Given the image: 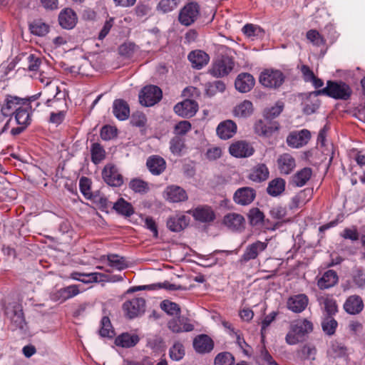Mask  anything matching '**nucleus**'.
<instances>
[{"label": "nucleus", "mask_w": 365, "mask_h": 365, "mask_svg": "<svg viewBox=\"0 0 365 365\" xmlns=\"http://www.w3.org/2000/svg\"><path fill=\"white\" fill-rule=\"evenodd\" d=\"M193 346L197 352L203 354L212 351L214 344L208 336L202 334L194 339Z\"/></svg>", "instance_id": "29"}, {"label": "nucleus", "mask_w": 365, "mask_h": 365, "mask_svg": "<svg viewBox=\"0 0 365 365\" xmlns=\"http://www.w3.org/2000/svg\"><path fill=\"white\" fill-rule=\"evenodd\" d=\"M308 302V297L304 294H300L290 297L287 300V306L290 311L300 313L305 309Z\"/></svg>", "instance_id": "21"}, {"label": "nucleus", "mask_w": 365, "mask_h": 365, "mask_svg": "<svg viewBox=\"0 0 365 365\" xmlns=\"http://www.w3.org/2000/svg\"><path fill=\"white\" fill-rule=\"evenodd\" d=\"M198 110L197 103L190 99H186L182 102L177 103L174 107L175 113L179 116L184 118H190L195 115Z\"/></svg>", "instance_id": "14"}, {"label": "nucleus", "mask_w": 365, "mask_h": 365, "mask_svg": "<svg viewBox=\"0 0 365 365\" xmlns=\"http://www.w3.org/2000/svg\"><path fill=\"white\" fill-rule=\"evenodd\" d=\"M113 113L118 120H126L130 115L129 106L123 100H115L113 104Z\"/></svg>", "instance_id": "34"}, {"label": "nucleus", "mask_w": 365, "mask_h": 365, "mask_svg": "<svg viewBox=\"0 0 365 365\" xmlns=\"http://www.w3.org/2000/svg\"><path fill=\"white\" fill-rule=\"evenodd\" d=\"M234 62L228 56H222L215 61L210 70V73L215 77H222L227 75L233 68Z\"/></svg>", "instance_id": "9"}, {"label": "nucleus", "mask_w": 365, "mask_h": 365, "mask_svg": "<svg viewBox=\"0 0 365 365\" xmlns=\"http://www.w3.org/2000/svg\"><path fill=\"white\" fill-rule=\"evenodd\" d=\"M58 21L63 29H71L76 26L78 18L73 10L66 8L59 14Z\"/></svg>", "instance_id": "24"}, {"label": "nucleus", "mask_w": 365, "mask_h": 365, "mask_svg": "<svg viewBox=\"0 0 365 365\" xmlns=\"http://www.w3.org/2000/svg\"><path fill=\"white\" fill-rule=\"evenodd\" d=\"M145 300L143 297H135L125 302L123 309L129 319H133L143 314L145 312Z\"/></svg>", "instance_id": "7"}, {"label": "nucleus", "mask_w": 365, "mask_h": 365, "mask_svg": "<svg viewBox=\"0 0 365 365\" xmlns=\"http://www.w3.org/2000/svg\"><path fill=\"white\" fill-rule=\"evenodd\" d=\"M237 126L232 120H226L219 123L216 132L217 136L222 140H228L237 133Z\"/></svg>", "instance_id": "19"}, {"label": "nucleus", "mask_w": 365, "mask_h": 365, "mask_svg": "<svg viewBox=\"0 0 365 365\" xmlns=\"http://www.w3.org/2000/svg\"><path fill=\"white\" fill-rule=\"evenodd\" d=\"M107 259L110 267L118 269L123 270L127 267V264L125 259L118 255H108L101 257V261Z\"/></svg>", "instance_id": "42"}, {"label": "nucleus", "mask_w": 365, "mask_h": 365, "mask_svg": "<svg viewBox=\"0 0 365 365\" xmlns=\"http://www.w3.org/2000/svg\"><path fill=\"white\" fill-rule=\"evenodd\" d=\"M278 168L282 174L288 175L296 167L294 158L288 153H284L277 159Z\"/></svg>", "instance_id": "26"}, {"label": "nucleus", "mask_w": 365, "mask_h": 365, "mask_svg": "<svg viewBox=\"0 0 365 365\" xmlns=\"http://www.w3.org/2000/svg\"><path fill=\"white\" fill-rule=\"evenodd\" d=\"M1 185H4L3 188L1 189V201L4 200L6 202H11L15 200L17 197L16 191L10 187V185L8 182L4 183L1 181Z\"/></svg>", "instance_id": "52"}, {"label": "nucleus", "mask_w": 365, "mask_h": 365, "mask_svg": "<svg viewBox=\"0 0 365 365\" xmlns=\"http://www.w3.org/2000/svg\"><path fill=\"white\" fill-rule=\"evenodd\" d=\"M160 308L171 316H177L180 312V309L178 304L169 300H163L160 303Z\"/></svg>", "instance_id": "53"}, {"label": "nucleus", "mask_w": 365, "mask_h": 365, "mask_svg": "<svg viewBox=\"0 0 365 365\" xmlns=\"http://www.w3.org/2000/svg\"><path fill=\"white\" fill-rule=\"evenodd\" d=\"M146 165L150 172L155 175L162 173L166 168L165 160L158 155L150 156L147 160Z\"/></svg>", "instance_id": "31"}, {"label": "nucleus", "mask_w": 365, "mask_h": 365, "mask_svg": "<svg viewBox=\"0 0 365 365\" xmlns=\"http://www.w3.org/2000/svg\"><path fill=\"white\" fill-rule=\"evenodd\" d=\"M105 158V150L98 144L94 143L91 148V159L95 164L99 163Z\"/></svg>", "instance_id": "57"}, {"label": "nucleus", "mask_w": 365, "mask_h": 365, "mask_svg": "<svg viewBox=\"0 0 365 365\" xmlns=\"http://www.w3.org/2000/svg\"><path fill=\"white\" fill-rule=\"evenodd\" d=\"M138 341L139 338L137 335L124 333L116 337L115 343L118 346L130 348L135 346Z\"/></svg>", "instance_id": "41"}, {"label": "nucleus", "mask_w": 365, "mask_h": 365, "mask_svg": "<svg viewBox=\"0 0 365 365\" xmlns=\"http://www.w3.org/2000/svg\"><path fill=\"white\" fill-rule=\"evenodd\" d=\"M223 224L230 230H240L245 224V218L237 213H229L223 218Z\"/></svg>", "instance_id": "30"}, {"label": "nucleus", "mask_w": 365, "mask_h": 365, "mask_svg": "<svg viewBox=\"0 0 365 365\" xmlns=\"http://www.w3.org/2000/svg\"><path fill=\"white\" fill-rule=\"evenodd\" d=\"M178 4L177 0H160L158 5V10L163 13H168L176 9Z\"/></svg>", "instance_id": "61"}, {"label": "nucleus", "mask_w": 365, "mask_h": 365, "mask_svg": "<svg viewBox=\"0 0 365 365\" xmlns=\"http://www.w3.org/2000/svg\"><path fill=\"white\" fill-rule=\"evenodd\" d=\"M165 199L170 202H180L187 199L186 191L180 186L170 185L164 192Z\"/></svg>", "instance_id": "20"}, {"label": "nucleus", "mask_w": 365, "mask_h": 365, "mask_svg": "<svg viewBox=\"0 0 365 365\" xmlns=\"http://www.w3.org/2000/svg\"><path fill=\"white\" fill-rule=\"evenodd\" d=\"M328 354L334 359L346 361L348 356L347 349L338 341H333L328 349Z\"/></svg>", "instance_id": "39"}, {"label": "nucleus", "mask_w": 365, "mask_h": 365, "mask_svg": "<svg viewBox=\"0 0 365 365\" xmlns=\"http://www.w3.org/2000/svg\"><path fill=\"white\" fill-rule=\"evenodd\" d=\"M229 152L235 158H242L252 155L255 150L250 143L245 140H238L230 145Z\"/></svg>", "instance_id": "12"}, {"label": "nucleus", "mask_w": 365, "mask_h": 365, "mask_svg": "<svg viewBox=\"0 0 365 365\" xmlns=\"http://www.w3.org/2000/svg\"><path fill=\"white\" fill-rule=\"evenodd\" d=\"M80 292V286L73 284L52 292L50 294V298L53 302L62 303L78 295Z\"/></svg>", "instance_id": "11"}, {"label": "nucleus", "mask_w": 365, "mask_h": 365, "mask_svg": "<svg viewBox=\"0 0 365 365\" xmlns=\"http://www.w3.org/2000/svg\"><path fill=\"white\" fill-rule=\"evenodd\" d=\"M283 108V103L277 102L275 106L264 110V116L267 119L274 118L282 113Z\"/></svg>", "instance_id": "59"}, {"label": "nucleus", "mask_w": 365, "mask_h": 365, "mask_svg": "<svg viewBox=\"0 0 365 365\" xmlns=\"http://www.w3.org/2000/svg\"><path fill=\"white\" fill-rule=\"evenodd\" d=\"M242 31L249 38H262L264 34V31L261 27L251 24L245 25Z\"/></svg>", "instance_id": "49"}, {"label": "nucleus", "mask_w": 365, "mask_h": 365, "mask_svg": "<svg viewBox=\"0 0 365 365\" xmlns=\"http://www.w3.org/2000/svg\"><path fill=\"white\" fill-rule=\"evenodd\" d=\"M170 356L174 361H180L185 356V349L182 344L177 342L170 349Z\"/></svg>", "instance_id": "56"}, {"label": "nucleus", "mask_w": 365, "mask_h": 365, "mask_svg": "<svg viewBox=\"0 0 365 365\" xmlns=\"http://www.w3.org/2000/svg\"><path fill=\"white\" fill-rule=\"evenodd\" d=\"M234 356L230 352H221L215 359V365H233Z\"/></svg>", "instance_id": "55"}, {"label": "nucleus", "mask_w": 365, "mask_h": 365, "mask_svg": "<svg viewBox=\"0 0 365 365\" xmlns=\"http://www.w3.org/2000/svg\"><path fill=\"white\" fill-rule=\"evenodd\" d=\"M250 224L253 226L258 225L263 222L264 215L258 208H252L248 214Z\"/></svg>", "instance_id": "60"}, {"label": "nucleus", "mask_w": 365, "mask_h": 365, "mask_svg": "<svg viewBox=\"0 0 365 365\" xmlns=\"http://www.w3.org/2000/svg\"><path fill=\"white\" fill-rule=\"evenodd\" d=\"M313 329V324L306 319H298L291 322L289 330L286 335V342L294 345L302 341L306 334Z\"/></svg>", "instance_id": "1"}, {"label": "nucleus", "mask_w": 365, "mask_h": 365, "mask_svg": "<svg viewBox=\"0 0 365 365\" xmlns=\"http://www.w3.org/2000/svg\"><path fill=\"white\" fill-rule=\"evenodd\" d=\"M101 336L112 337L113 335V329L108 317H104L101 319V327L99 331Z\"/></svg>", "instance_id": "58"}, {"label": "nucleus", "mask_w": 365, "mask_h": 365, "mask_svg": "<svg viewBox=\"0 0 365 365\" xmlns=\"http://www.w3.org/2000/svg\"><path fill=\"white\" fill-rule=\"evenodd\" d=\"M31 106L29 104L21 106L15 112V122L20 125L12 128L11 133L13 135L21 133L31 122Z\"/></svg>", "instance_id": "5"}, {"label": "nucleus", "mask_w": 365, "mask_h": 365, "mask_svg": "<svg viewBox=\"0 0 365 365\" xmlns=\"http://www.w3.org/2000/svg\"><path fill=\"white\" fill-rule=\"evenodd\" d=\"M189 222V217L182 213H177L168 219L167 225L171 231L180 232L188 225Z\"/></svg>", "instance_id": "25"}, {"label": "nucleus", "mask_w": 365, "mask_h": 365, "mask_svg": "<svg viewBox=\"0 0 365 365\" xmlns=\"http://www.w3.org/2000/svg\"><path fill=\"white\" fill-rule=\"evenodd\" d=\"M225 90V84L221 81H215L205 85V93L211 97L217 93H222Z\"/></svg>", "instance_id": "47"}, {"label": "nucleus", "mask_w": 365, "mask_h": 365, "mask_svg": "<svg viewBox=\"0 0 365 365\" xmlns=\"http://www.w3.org/2000/svg\"><path fill=\"white\" fill-rule=\"evenodd\" d=\"M285 188V181L282 178H276L269 182L267 191L269 195L276 197L282 194Z\"/></svg>", "instance_id": "43"}, {"label": "nucleus", "mask_w": 365, "mask_h": 365, "mask_svg": "<svg viewBox=\"0 0 365 365\" xmlns=\"http://www.w3.org/2000/svg\"><path fill=\"white\" fill-rule=\"evenodd\" d=\"M137 46L135 44L128 42L122 44L119 47L118 51L121 56L125 57H130L133 54Z\"/></svg>", "instance_id": "63"}, {"label": "nucleus", "mask_w": 365, "mask_h": 365, "mask_svg": "<svg viewBox=\"0 0 365 365\" xmlns=\"http://www.w3.org/2000/svg\"><path fill=\"white\" fill-rule=\"evenodd\" d=\"M312 174V169L309 168H304L298 171L293 177V182L297 187L304 186L310 179Z\"/></svg>", "instance_id": "44"}, {"label": "nucleus", "mask_w": 365, "mask_h": 365, "mask_svg": "<svg viewBox=\"0 0 365 365\" xmlns=\"http://www.w3.org/2000/svg\"><path fill=\"white\" fill-rule=\"evenodd\" d=\"M185 148V140L180 136H175L170 141V150L175 155L180 156Z\"/></svg>", "instance_id": "48"}, {"label": "nucleus", "mask_w": 365, "mask_h": 365, "mask_svg": "<svg viewBox=\"0 0 365 365\" xmlns=\"http://www.w3.org/2000/svg\"><path fill=\"white\" fill-rule=\"evenodd\" d=\"M316 96L326 95L335 99H348L351 93L350 87L343 82L328 81L327 86L315 92Z\"/></svg>", "instance_id": "3"}, {"label": "nucleus", "mask_w": 365, "mask_h": 365, "mask_svg": "<svg viewBox=\"0 0 365 365\" xmlns=\"http://www.w3.org/2000/svg\"><path fill=\"white\" fill-rule=\"evenodd\" d=\"M188 59L192 67L200 69L209 62V56L200 50L193 51L188 55Z\"/></svg>", "instance_id": "33"}, {"label": "nucleus", "mask_w": 365, "mask_h": 365, "mask_svg": "<svg viewBox=\"0 0 365 365\" xmlns=\"http://www.w3.org/2000/svg\"><path fill=\"white\" fill-rule=\"evenodd\" d=\"M364 308L363 300L358 295H351L347 298L344 304V310L350 314H356L362 311Z\"/></svg>", "instance_id": "27"}, {"label": "nucleus", "mask_w": 365, "mask_h": 365, "mask_svg": "<svg viewBox=\"0 0 365 365\" xmlns=\"http://www.w3.org/2000/svg\"><path fill=\"white\" fill-rule=\"evenodd\" d=\"M254 77L248 73H240L235 82V88L240 93L249 92L255 86Z\"/></svg>", "instance_id": "23"}, {"label": "nucleus", "mask_w": 365, "mask_h": 365, "mask_svg": "<svg viewBox=\"0 0 365 365\" xmlns=\"http://www.w3.org/2000/svg\"><path fill=\"white\" fill-rule=\"evenodd\" d=\"M45 93L48 96H52V98H48L46 101V104L48 106H53V104L56 102L65 105L66 93L64 91L60 89L57 82L53 81L51 84L46 86Z\"/></svg>", "instance_id": "13"}, {"label": "nucleus", "mask_w": 365, "mask_h": 365, "mask_svg": "<svg viewBox=\"0 0 365 365\" xmlns=\"http://www.w3.org/2000/svg\"><path fill=\"white\" fill-rule=\"evenodd\" d=\"M102 175L104 181L110 186L119 187L123 183V176L113 164H108L104 167Z\"/></svg>", "instance_id": "10"}, {"label": "nucleus", "mask_w": 365, "mask_h": 365, "mask_svg": "<svg viewBox=\"0 0 365 365\" xmlns=\"http://www.w3.org/2000/svg\"><path fill=\"white\" fill-rule=\"evenodd\" d=\"M255 190L249 187H244L237 189L233 196L235 203L240 205H247L255 198Z\"/></svg>", "instance_id": "18"}, {"label": "nucleus", "mask_w": 365, "mask_h": 365, "mask_svg": "<svg viewBox=\"0 0 365 365\" xmlns=\"http://www.w3.org/2000/svg\"><path fill=\"white\" fill-rule=\"evenodd\" d=\"M268 177L269 170L264 164H259L255 166L249 175V178L257 182L266 180Z\"/></svg>", "instance_id": "37"}, {"label": "nucleus", "mask_w": 365, "mask_h": 365, "mask_svg": "<svg viewBox=\"0 0 365 365\" xmlns=\"http://www.w3.org/2000/svg\"><path fill=\"white\" fill-rule=\"evenodd\" d=\"M162 98V91L156 86L144 87L139 94V101L141 105L149 107L157 103Z\"/></svg>", "instance_id": "6"}, {"label": "nucleus", "mask_w": 365, "mask_h": 365, "mask_svg": "<svg viewBox=\"0 0 365 365\" xmlns=\"http://www.w3.org/2000/svg\"><path fill=\"white\" fill-rule=\"evenodd\" d=\"M267 247V242L256 241L249 245L243 255L241 257V262H247L251 259H255L257 256Z\"/></svg>", "instance_id": "15"}, {"label": "nucleus", "mask_w": 365, "mask_h": 365, "mask_svg": "<svg viewBox=\"0 0 365 365\" xmlns=\"http://www.w3.org/2000/svg\"><path fill=\"white\" fill-rule=\"evenodd\" d=\"M180 285H177L175 284H172L168 281H165L163 282H158V283H154L148 285H143V286H139L137 287L135 290H145V289H150V290H155V289H164L169 291H174V290H178L181 289ZM134 289H129L128 292H133Z\"/></svg>", "instance_id": "36"}, {"label": "nucleus", "mask_w": 365, "mask_h": 365, "mask_svg": "<svg viewBox=\"0 0 365 365\" xmlns=\"http://www.w3.org/2000/svg\"><path fill=\"white\" fill-rule=\"evenodd\" d=\"M338 282V275L334 270L329 269L325 272L319 278L317 285L321 289H326L334 287Z\"/></svg>", "instance_id": "32"}, {"label": "nucleus", "mask_w": 365, "mask_h": 365, "mask_svg": "<svg viewBox=\"0 0 365 365\" xmlns=\"http://www.w3.org/2000/svg\"><path fill=\"white\" fill-rule=\"evenodd\" d=\"M310 139V133L309 130L304 129L300 131L291 133L287 138V144L294 148H299L305 145Z\"/></svg>", "instance_id": "17"}, {"label": "nucleus", "mask_w": 365, "mask_h": 365, "mask_svg": "<svg viewBox=\"0 0 365 365\" xmlns=\"http://www.w3.org/2000/svg\"><path fill=\"white\" fill-rule=\"evenodd\" d=\"M198 14L199 9L197 4L194 3L188 4L180 11L179 21L185 26H190L195 21Z\"/></svg>", "instance_id": "16"}, {"label": "nucleus", "mask_w": 365, "mask_h": 365, "mask_svg": "<svg viewBox=\"0 0 365 365\" xmlns=\"http://www.w3.org/2000/svg\"><path fill=\"white\" fill-rule=\"evenodd\" d=\"M284 81L282 73L277 70H265L259 76L260 83L267 88H277Z\"/></svg>", "instance_id": "8"}, {"label": "nucleus", "mask_w": 365, "mask_h": 365, "mask_svg": "<svg viewBox=\"0 0 365 365\" xmlns=\"http://www.w3.org/2000/svg\"><path fill=\"white\" fill-rule=\"evenodd\" d=\"M113 208L116 212L125 217H130L134 213L133 205L123 198H120L115 202L113 205Z\"/></svg>", "instance_id": "40"}, {"label": "nucleus", "mask_w": 365, "mask_h": 365, "mask_svg": "<svg viewBox=\"0 0 365 365\" xmlns=\"http://www.w3.org/2000/svg\"><path fill=\"white\" fill-rule=\"evenodd\" d=\"M319 302L328 315H333L337 312V305L332 297L322 296L319 298Z\"/></svg>", "instance_id": "45"}, {"label": "nucleus", "mask_w": 365, "mask_h": 365, "mask_svg": "<svg viewBox=\"0 0 365 365\" xmlns=\"http://www.w3.org/2000/svg\"><path fill=\"white\" fill-rule=\"evenodd\" d=\"M26 102V99L16 96L6 95L4 96L1 102V115L9 117V118L1 129V133L9 129V125L13 120V115L21 106L25 105Z\"/></svg>", "instance_id": "2"}, {"label": "nucleus", "mask_w": 365, "mask_h": 365, "mask_svg": "<svg viewBox=\"0 0 365 365\" xmlns=\"http://www.w3.org/2000/svg\"><path fill=\"white\" fill-rule=\"evenodd\" d=\"M129 187L136 193L145 194L149 190L148 183L138 178H135L130 180Z\"/></svg>", "instance_id": "51"}, {"label": "nucleus", "mask_w": 365, "mask_h": 365, "mask_svg": "<svg viewBox=\"0 0 365 365\" xmlns=\"http://www.w3.org/2000/svg\"><path fill=\"white\" fill-rule=\"evenodd\" d=\"M107 277H108L106 275L99 272L84 273L82 274V279H81V282L85 284L103 282L106 280Z\"/></svg>", "instance_id": "54"}, {"label": "nucleus", "mask_w": 365, "mask_h": 365, "mask_svg": "<svg viewBox=\"0 0 365 365\" xmlns=\"http://www.w3.org/2000/svg\"><path fill=\"white\" fill-rule=\"evenodd\" d=\"M29 29L34 35L44 36L49 31V26L41 20H35L30 24Z\"/></svg>", "instance_id": "46"}, {"label": "nucleus", "mask_w": 365, "mask_h": 365, "mask_svg": "<svg viewBox=\"0 0 365 365\" xmlns=\"http://www.w3.org/2000/svg\"><path fill=\"white\" fill-rule=\"evenodd\" d=\"M255 131L261 136L269 137L278 130L277 123L265 124L262 120L257 121L255 124Z\"/></svg>", "instance_id": "35"}, {"label": "nucleus", "mask_w": 365, "mask_h": 365, "mask_svg": "<svg viewBox=\"0 0 365 365\" xmlns=\"http://www.w3.org/2000/svg\"><path fill=\"white\" fill-rule=\"evenodd\" d=\"M5 314L10 319L11 328L13 330L19 329L22 333L26 331V323L19 304L16 303L9 304L5 309Z\"/></svg>", "instance_id": "4"}, {"label": "nucleus", "mask_w": 365, "mask_h": 365, "mask_svg": "<svg viewBox=\"0 0 365 365\" xmlns=\"http://www.w3.org/2000/svg\"><path fill=\"white\" fill-rule=\"evenodd\" d=\"M317 351L316 349L313 346H304L299 350L297 353V357L302 361H304V364L307 361L314 360L315 359Z\"/></svg>", "instance_id": "50"}, {"label": "nucleus", "mask_w": 365, "mask_h": 365, "mask_svg": "<svg viewBox=\"0 0 365 365\" xmlns=\"http://www.w3.org/2000/svg\"><path fill=\"white\" fill-rule=\"evenodd\" d=\"M337 322L332 318H327L322 322L323 331L329 335H331L335 332Z\"/></svg>", "instance_id": "64"}, {"label": "nucleus", "mask_w": 365, "mask_h": 365, "mask_svg": "<svg viewBox=\"0 0 365 365\" xmlns=\"http://www.w3.org/2000/svg\"><path fill=\"white\" fill-rule=\"evenodd\" d=\"M192 215L196 220L206 222L212 221L215 218L213 210L209 207H199L192 212Z\"/></svg>", "instance_id": "38"}, {"label": "nucleus", "mask_w": 365, "mask_h": 365, "mask_svg": "<svg viewBox=\"0 0 365 365\" xmlns=\"http://www.w3.org/2000/svg\"><path fill=\"white\" fill-rule=\"evenodd\" d=\"M168 328L175 333L191 331L194 329L190 320L185 317H178L170 320L168 323Z\"/></svg>", "instance_id": "22"}, {"label": "nucleus", "mask_w": 365, "mask_h": 365, "mask_svg": "<svg viewBox=\"0 0 365 365\" xmlns=\"http://www.w3.org/2000/svg\"><path fill=\"white\" fill-rule=\"evenodd\" d=\"M253 111L252 103L248 100H245L233 108L232 115L237 118H247L252 114Z\"/></svg>", "instance_id": "28"}, {"label": "nucleus", "mask_w": 365, "mask_h": 365, "mask_svg": "<svg viewBox=\"0 0 365 365\" xmlns=\"http://www.w3.org/2000/svg\"><path fill=\"white\" fill-rule=\"evenodd\" d=\"M79 186L81 193L87 199H92L93 194L91 190V181L86 177H82L80 179Z\"/></svg>", "instance_id": "62"}]
</instances>
